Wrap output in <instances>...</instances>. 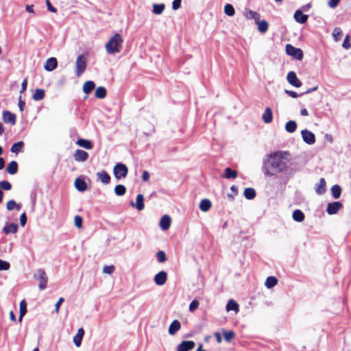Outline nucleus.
<instances>
[{
  "label": "nucleus",
  "instance_id": "34",
  "mask_svg": "<svg viewBox=\"0 0 351 351\" xmlns=\"http://www.w3.org/2000/svg\"><path fill=\"white\" fill-rule=\"evenodd\" d=\"M24 143L23 141H19L12 145L10 151L13 153L18 154L19 152L22 151Z\"/></svg>",
  "mask_w": 351,
  "mask_h": 351
},
{
  "label": "nucleus",
  "instance_id": "48",
  "mask_svg": "<svg viewBox=\"0 0 351 351\" xmlns=\"http://www.w3.org/2000/svg\"><path fill=\"white\" fill-rule=\"evenodd\" d=\"M234 336V333L232 330L223 331V337L226 341H230Z\"/></svg>",
  "mask_w": 351,
  "mask_h": 351
},
{
  "label": "nucleus",
  "instance_id": "64",
  "mask_svg": "<svg viewBox=\"0 0 351 351\" xmlns=\"http://www.w3.org/2000/svg\"><path fill=\"white\" fill-rule=\"evenodd\" d=\"M25 9L28 12L34 13L33 5H27Z\"/></svg>",
  "mask_w": 351,
  "mask_h": 351
},
{
  "label": "nucleus",
  "instance_id": "62",
  "mask_svg": "<svg viewBox=\"0 0 351 351\" xmlns=\"http://www.w3.org/2000/svg\"><path fill=\"white\" fill-rule=\"evenodd\" d=\"M27 81L26 79H25L23 82H22V84H21V93H23L26 88H27Z\"/></svg>",
  "mask_w": 351,
  "mask_h": 351
},
{
  "label": "nucleus",
  "instance_id": "41",
  "mask_svg": "<svg viewBox=\"0 0 351 351\" xmlns=\"http://www.w3.org/2000/svg\"><path fill=\"white\" fill-rule=\"evenodd\" d=\"M277 282L278 280L276 277L269 276L267 278L265 285L267 288L270 289L274 287L277 284Z\"/></svg>",
  "mask_w": 351,
  "mask_h": 351
},
{
  "label": "nucleus",
  "instance_id": "31",
  "mask_svg": "<svg viewBox=\"0 0 351 351\" xmlns=\"http://www.w3.org/2000/svg\"><path fill=\"white\" fill-rule=\"evenodd\" d=\"M226 308L227 311H234L236 313H238L239 311L238 304L233 300H230L228 301V302L226 304Z\"/></svg>",
  "mask_w": 351,
  "mask_h": 351
},
{
  "label": "nucleus",
  "instance_id": "14",
  "mask_svg": "<svg viewBox=\"0 0 351 351\" xmlns=\"http://www.w3.org/2000/svg\"><path fill=\"white\" fill-rule=\"evenodd\" d=\"M293 18L296 22L304 24L307 21L308 16L304 14L301 10H297L294 13Z\"/></svg>",
  "mask_w": 351,
  "mask_h": 351
},
{
  "label": "nucleus",
  "instance_id": "42",
  "mask_svg": "<svg viewBox=\"0 0 351 351\" xmlns=\"http://www.w3.org/2000/svg\"><path fill=\"white\" fill-rule=\"evenodd\" d=\"M237 176V172L234 170H232L230 167H227L225 169L224 177L227 179L230 178H236Z\"/></svg>",
  "mask_w": 351,
  "mask_h": 351
},
{
  "label": "nucleus",
  "instance_id": "51",
  "mask_svg": "<svg viewBox=\"0 0 351 351\" xmlns=\"http://www.w3.org/2000/svg\"><path fill=\"white\" fill-rule=\"evenodd\" d=\"M199 306V302L196 300H193L189 304V311L193 312Z\"/></svg>",
  "mask_w": 351,
  "mask_h": 351
},
{
  "label": "nucleus",
  "instance_id": "8",
  "mask_svg": "<svg viewBox=\"0 0 351 351\" xmlns=\"http://www.w3.org/2000/svg\"><path fill=\"white\" fill-rule=\"evenodd\" d=\"M343 207L342 203L340 202H334L328 203L326 208V212L328 215H335Z\"/></svg>",
  "mask_w": 351,
  "mask_h": 351
},
{
  "label": "nucleus",
  "instance_id": "12",
  "mask_svg": "<svg viewBox=\"0 0 351 351\" xmlns=\"http://www.w3.org/2000/svg\"><path fill=\"white\" fill-rule=\"evenodd\" d=\"M73 157L77 162H84L88 159V154L82 149H77Z\"/></svg>",
  "mask_w": 351,
  "mask_h": 351
},
{
  "label": "nucleus",
  "instance_id": "1",
  "mask_svg": "<svg viewBox=\"0 0 351 351\" xmlns=\"http://www.w3.org/2000/svg\"><path fill=\"white\" fill-rule=\"evenodd\" d=\"M286 152H275L268 154L263 161L262 170L265 175L274 176L283 172L287 167Z\"/></svg>",
  "mask_w": 351,
  "mask_h": 351
},
{
  "label": "nucleus",
  "instance_id": "26",
  "mask_svg": "<svg viewBox=\"0 0 351 351\" xmlns=\"http://www.w3.org/2000/svg\"><path fill=\"white\" fill-rule=\"evenodd\" d=\"M75 186L79 191L81 192L86 191L87 189V184L86 182L81 178H77L75 180Z\"/></svg>",
  "mask_w": 351,
  "mask_h": 351
},
{
  "label": "nucleus",
  "instance_id": "9",
  "mask_svg": "<svg viewBox=\"0 0 351 351\" xmlns=\"http://www.w3.org/2000/svg\"><path fill=\"white\" fill-rule=\"evenodd\" d=\"M287 80L288 82L294 87L299 88L302 86V82L297 77L294 71H290L288 73Z\"/></svg>",
  "mask_w": 351,
  "mask_h": 351
},
{
  "label": "nucleus",
  "instance_id": "54",
  "mask_svg": "<svg viewBox=\"0 0 351 351\" xmlns=\"http://www.w3.org/2000/svg\"><path fill=\"white\" fill-rule=\"evenodd\" d=\"M343 47L346 49H348L351 47V45H350V39H349V36H346V37L344 39V41L343 43V45H342Z\"/></svg>",
  "mask_w": 351,
  "mask_h": 351
},
{
  "label": "nucleus",
  "instance_id": "21",
  "mask_svg": "<svg viewBox=\"0 0 351 351\" xmlns=\"http://www.w3.org/2000/svg\"><path fill=\"white\" fill-rule=\"evenodd\" d=\"M84 335V330L83 328H79L77 334L73 337V342L77 347H80L81 346Z\"/></svg>",
  "mask_w": 351,
  "mask_h": 351
},
{
  "label": "nucleus",
  "instance_id": "49",
  "mask_svg": "<svg viewBox=\"0 0 351 351\" xmlns=\"http://www.w3.org/2000/svg\"><path fill=\"white\" fill-rule=\"evenodd\" d=\"M10 265L8 262L0 259V271L8 270Z\"/></svg>",
  "mask_w": 351,
  "mask_h": 351
},
{
  "label": "nucleus",
  "instance_id": "58",
  "mask_svg": "<svg viewBox=\"0 0 351 351\" xmlns=\"http://www.w3.org/2000/svg\"><path fill=\"white\" fill-rule=\"evenodd\" d=\"M27 222V216L25 213H22L20 216V223L22 226H24Z\"/></svg>",
  "mask_w": 351,
  "mask_h": 351
},
{
  "label": "nucleus",
  "instance_id": "16",
  "mask_svg": "<svg viewBox=\"0 0 351 351\" xmlns=\"http://www.w3.org/2000/svg\"><path fill=\"white\" fill-rule=\"evenodd\" d=\"M144 197L142 194H138L136 196V203H134L133 202H130V205L132 207L136 208L138 210H142L144 209L145 205H144Z\"/></svg>",
  "mask_w": 351,
  "mask_h": 351
},
{
  "label": "nucleus",
  "instance_id": "40",
  "mask_svg": "<svg viewBox=\"0 0 351 351\" xmlns=\"http://www.w3.org/2000/svg\"><path fill=\"white\" fill-rule=\"evenodd\" d=\"M27 313V304L25 301L23 300L20 302V315L19 317V321L21 322L23 319V317Z\"/></svg>",
  "mask_w": 351,
  "mask_h": 351
},
{
  "label": "nucleus",
  "instance_id": "60",
  "mask_svg": "<svg viewBox=\"0 0 351 351\" xmlns=\"http://www.w3.org/2000/svg\"><path fill=\"white\" fill-rule=\"evenodd\" d=\"M47 9L51 11V12H57V9L55 8L53 6H52V5L51 4L49 0H47Z\"/></svg>",
  "mask_w": 351,
  "mask_h": 351
},
{
  "label": "nucleus",
  "instance_id": "46",
  "mask_svg": "<svg viewBox=\"0 0 351 351\" xmlns=\"http://www.w3.org/2000/svg\"><path fill=\"white\" fill-rule=\"evenodd\" d=\"M6 208L8 210H12L14 208L19 210L21 208L20 205L17 204L14 200H10L7 202Z\"/></svg>",
  "mask_w": 351,
  "mask_h": 351
},
{
  "label": "nucleus",
  "instance_id": "30",
  "mask_svg": "<svg viewBox=\"0 0 351 351\" xmlns=\"http://www.w3.org/2000/svg\"><path fill=\"white\" fill-rule=\"evenodd\" d=\"M6 171L9 174L14 175L17 173L18 164L16 161L10 162L7 166Z\"/></svg>",
  "mask_w": 351,
  "mask_h": 351
},
{
  "label": "nucleus",
  "instance_id": "55",
  "mask_svg": "<svg viewBox=\"0 0 351 351\" xmlns=\"http://www.w3.org/2000/svg\"><path fill=\"white\" fill-rule=\"evenodd\" d=\"M182 0H174L172 3V9L174 10H178L181 6Z\"/></svg>",
  "mask_w": 351,
  "mask_h": 351
},
{
  "label": "nucleus",
  "instance_id": "2",
  "mask_svg": "<svg viewBox=\"0 0 351 351\" xmlns=\"http://www.w3.org/2000/svg\"><path fill=\"white\" fill-rule=\"evenodd\" d=\"M123 39L119 34H115L106 44L108 53L114 54L120 52L122 48Z\"/></svg>",
  "mask_w": 351,
  "mask_h": 351
},
{
  "label": "nucleus",
  "instance_id": "7",
  "mask_svg": "<svg viewBox=\"0 0 351 351\" xmlns=\"http://www.w3.org/2000/svg\"><path fill=\"white\" fill-rule=\"evenodd\" d=\"M301 134L303 141L308 145H313L315 143V136L312 132L305 129L301 131Z\"/></svg>",
  "mask_w": 351,
  "mask_h": 351
},
{
  "label": "nucleus",
  "instance_id": "47",
  "mask_svg": "<svg viewBox=\"0 0 351 351\" xmlns=\"http://www.w3.org/2000/svg\"><path fill=\"white\" fill-rule=\"evenodd\" d=\"M156 258L159 263H164L166 261V254L163 251H158L156 254Z\"/></svg>",
  "mask_w": 351,
  "mask_h": 351
},
{
  "label": "nucleus",
  "instance_id": "19",
  "mask_svg": "<svg viewBox=\"0 0 351 351\" xmlns=\"http://www.w3.org/2000/svg\"><path fill=\"white\" fill-rule=\"evenodd\" d=\"M262 119L265 123H270L273 120V114L271 109L267 107L262 114Z\"/></svg>",
  "mask_w": 351,
  "mask_h": 351
},
{
  "label": "nucleus",
  "instance_id": "39",
  "mask_svg": "<svg viewBox=\"0 0 351 351\" xmlns=\"http://www.w3.org/2000/svg\"><path fill=\"white\" fill-rule=\"evenodd\" d=\"M243 195L247 199H252L256 196V191L253 188H246L244 191Z\"/></svg>",
  "mask_w": 351,
  "mask_h": 351
},
{
  "label": "nucleus",
  "instance_id": "6",
  "mask_svg": "<svg viewBox=\"0 0 351 351\" xmlns=\"http://www.w3.org/2000/svg\"><path fill=\"white\" fill-rule=\"evenodd\" d=\"M37 278L39 280L40 283L38 285L40 290H44L46 287L48 282V278L47 276V274L43 269H39L37 271V274L36 275Z\"/></svg>",
  "mask_w": 351,
  "mask_h": 351
},
{
  "label": "nucleus",
  "instance_id": "35",
  "mask_svg": "<svg viewBox=\"0 0 351 351\" xmlns=\"http://www.w3.org/2000/svg\"><path fill=\"white\" fill-rule=\"evenodd\" d=\"M44 97H45V90L40 89V88H37V89H36V90L32 96V98L35 101H40V100L43 99L44 98Z\"/></svg>",
  "mask_w": 351,
  "mask_h": 351
},
{
  "label": "nucleus",
  "instance_id": "17",
  "mask_svg": "<svg viewBox=\"0 0 351 351\" xmlns=\"http://www.w3.org/2000/svg\"><path fill=\"white\" fill-rule=\"evenodd\" d=\"M58 66V62L56 58H49L47 60L45 69L47 71H52L54 70Z\"/></svg>",
  "mask_w": 351,
  "mask_h": 351
},
{
  "label": "nucleus",
  "instance_id": "52",
  "mask_svg": "<svg viewBox=\"0 0 351 351\" xmlns=\"http://www.w3.org/2000/svg\"><path fill=\"white\" fill-rule=\"evenodd\" d=\"M74 223H75V226L78 228H82V218L79 216V215H76L75 217V219H74Z\"/></svg>",
  "mask_w": 351,
  "mask_h": 351
},
{
  "label": "nucleus",
  "instance_id": "59",
  "mask_svg": "<svg viewBox=\"0 0 351 351\" xmlns=\"http://www.w3.org/2000/svg\"><path fill=\"white\" fill-rule=\"evenodd\" d=\"M63 302H64V298H59L58 301L56 304L55 311H56V313H59L60 306L61 304Z\"/></svg>",
  "mask_w": 351,
  "mask_h": 351
},
{
  "label": "nucleus",
  "instance_id": "43",
  "mask_svg": "<svg viewBox=\"0 0 351 351\" xmlns=\"http://www.w3.org/2000/svg\"><path fill=\"white\" fill-rule=\"evenodd\" d=\"M126 192V188L124 185L118 184L114 188V193L118 196L123 195Z\"/></svg>",
  "mask_w": 351,
  "mask_h": 351
},
{
  "label": "nucleus",
  "instance_id": "4",
  "mask_svg": "<svg viewBox=\"0 0 351 351\" xmlns=\"http://www.w3.org/2000/svg\"><path fill=\"white\" fill-rule=\"evenodd\" d=\"M128 169L123 163H117L113 168V174L117 180L124 178L127 176Z\"/></svg>",
  "mask_w": 351,
  "mask_h": 351
},
{
  "label": "nucleus",
  "instance_id": "24",
  "mask_svg": "<svg viewBox=\"0 0 351 351\" xmlns=\"http://www.w3.org/2000/svg\"><path fill=\"white\" fill-rule=\"evenodd\" d=\"M18 225L15 223H11L9 224H7L4 226L3 228V231L6 234H10V233H16L18 230Z\"/></svg>",
  "mask_w": 351,
  "mask_h": 351
},
{
  "label": "nucleus",
  "instance_id": "10",
  "mask_svg": "<svg viewBox=\"0 0 351 351\" xmlns=\"http://www.w3.org/2000/svg\"><path fill=\"white\" fill-rule=\"evenodd\" d=\"M195 343L193 341H183L177 347V351H189L193 350Z\"/></svg>",
  "mask_w": 351,
  "mask_h": 351
},
{
  "label": "nucleus",
  "instance_id": "23",
  "mask_svg": "<svg viewBox=\"0 0 351 351\" xmlns=\"http://www.w3.org/2000/svg\"><path fill=\"white\" fill-rule=\"evenodd\" d=\"M244 16L247 19H253L254 22L261 18V14L255 11L251 10H245L243 13Z\"/></svg>",
  "mask_w": 351,
  "mask_h": 351
},
{
  "label": "nucleus",
  "instance_id": "29",
  "mask_svg": "<svg viewBox=\"0 0 351 351\" xmlns=\"http://www.w3.org/2000/svg\"><path fill=\"white\" fill-rule=\"evenodd\" d=\"M326 182L324 178H321L319 180V183L316 185L315 191L316 193L319 195H322L326 191Z\"/></svg>",
  "mask_w": 351,
  "mask_h": 351
},
{
  "label": "nucleus",
  "instance_id": "27",
  "mask_svg": "<svg viewBox=\"0 0 351 351\" xmlns=\"http://www.w3.org/2000/svg\"><path fill=\"white\" fill-rule=\"evenodd\" d=\"M211 202L208 199H204L200 202L199 208L203 212H207L211 208Z\"/></svg>",
  "mask_w": 351,
  "mask_h": 351
},
{
  "label": "nucleus",
  "instance_id": "15",
  "mask_svg": "<svg viewBox=\"0 0 351 351\" xmlns=\"http://www.w3.org/2000/svg\"><path fill=\"white\" fill-rule=\"evenodd\" d=\"M3 119L4 122L10 123L12 125H15L16 123L15 114L8 110H5L3 112Z\"/></svg>",
  "mask_w": 351,
  "mask_h": 351
},
{
  "label": "nucleus",
  "instance_id": "50",
  "mask_svg": "<svg viewBox=\"0 0 351 351\" xmlns=\"http://www.w3.org/2000/svg\"><path fill=\"white\" fill-rule=\"evenodd\" d=\"M0 187L3 190L9 191L12 189V185L8 181H1L0 182Z\"/></svg>",
  "mask_w": 351,
  "mask_h": 351
},
{
  "label": "nucleus",
  "instance_id": "32",
  "mask_svg": "<svg viewBox=\"0 0 351 351\" xmlns=\"http://www.w3.org/2000/svg\"><path fill=\"white\" fill-rule=\"evenodd\" d=\"M95 84L93 81H87L83 85V91L86 94L90 93L95 88Z\"/></svg>",
  "mask_w": 351,
  "mask_h": 351
},
{
  "label": "nucleus",
  "instance_id": "33",
  "mask_svg": "<svg viewBox=\"0 0 351 351\" xmlns=\"http://www.w3.org/2000/svg\"><path fill=\"white\" fill-rule=\"evenodd\" d=\"M297 129V123L295 121H289L285 125V130L289 133L294 132Z\"/></svg>",
  "mask_w": 351,
  "mask_h": 351
},
{
  "label": "nucleus",
  "instance_id": "22",
  "mask_svg": "<svg viewBox=\"0 0 351 351\" xmlns=\"http://www.w3.org/2000/svg\"><path fill=\"white\" fill-rule=\"evenodd\" d=\"M97 176L103 184H107L110 182V176L105 171L97 172Z\"/></svg>",
  "mask_w": 351,
  "mask_h": 351
},
{
  "label": "nucleus",
  "instance_id": "56",
  "mask_svg": "<svg viewBox=\"0 0 351 351\" xmlns=\"http://www.w3.org/2000/svg\"><path fill=\"white\" fill-rule=\"evenodd\" d=\"M285 93L287 95H289V96H290V97H293V98H297V97H298L299 96H301V95H303V94H301L300 95H299L296 92L293 91V90H285Z\"/></svg>",
  "mask_w": 351,
  "mask_h": 351
},
{
  "label": "nucleus",
  "instance_id": "18",
  "mask_svg": "<svg viewBox=\"0 0 351 351\" xmlns=\"http://www.w3.org/2000/svg\"><path fill=\"white\" fill-rule=\"evenodd\" d=\"M181 328V324L180 322L175 319L173 320L171 324H170L168 332L170 335H174Z\"/></svg>",
  "mask_w": 351,
  "mask_h": 351
},
{
  "label": "nucleus",
  "instance_id": "44",
  "mask_svg": "<svg viewBox=\"0 0 351 351\" xmlns=\"http://www.w3.org/2000/svg\"><path fill=\"white\" fill-rule=\"evenodd\" d=\"M341 35H342V31L340 27H335L333 29L332 37L335 42H337L340 40Z\"/></svg>",
  "mask_w": 351,
  "mask_h": 351
},
{
  "label": "nucleus",
  "instance_id": "53",
  "mask_svg": "<svg viewBox=\"0 0 351 351\" xmlns=\"http://www.w3.org/2000/svg\"><path fill=\"white\" fill-rule=\"evenodd\" d=\"M114 271V267L113 265H106L103 268V272L108 274H111Z\"/></svg>",
  "mask_w": 351,
  "mask_h": 351
},
{
  "label": "nucleus",
  "instance_id": "36",
  "mask_svg": "<svg viewBox=\"0 0 351 351\" xmlns=\"http://www.w3.org/2000/svg\"><path fill=\"white\" fill-rule=\"evenodd\" d=\"M165 8V5L164 3H159V4L154 3V4H153L152 12L154 14L159 15L163 12Z\"/></svg>",
  "mask_w": 351,
  "mask_h": 351
},
{
  "label": "nucleus",
  "instance_id": "37",
  "mask_svg": "<svg viewBox=\"0 0 351 351\" xmlns=\"http://www.w3.org/2000/svg\"><path fill=\"white\" fill-rule=\"evenodd\" d=\"M331 193L335 199H338L341 196V188L339 185L335 184L331 188Z\"/></svg>",
  "mask_w": 351,
  "mask_h": 351
},
{
  "label": "nucleus",
  "instance_id": "5",
  "mask_svg": "<svg viewBox=\"0 0 351 351\" xmlns=\"http://www.w3.org/2000/svg\"><path fill=\"white\" fill-rule=\"evenodd\" d=\"M286 52L288 55L293 56L296 60H301L303 58L302 49L296 48L290 44L286 45Z\"/></svg>",
  "mask_w": 351,
  "mask_h": 351
},
{
  "label": "nucleus",
  "instance_id": "61",
  "mask_svg": "<svg viewBox=\"0 0 351 351\" xmlns=\"http://www.w3.org/2000/svg\"><path fill=\"white\" fill-rule=\"evenodd\" d=\"M25 106V102L21 99V97H19V110L22 112L24 110V107Z\"/></svg>",
  "mask_w": 351,
  "mask_h": 351
},
{
  "label": "nucleus",
  "instance_id": "45",
  "mask_svg": "<svg viewBox=\"0 0 351 351\" xmlns=\"http://www.w3.org/2000/svg\"><path fill=\"white\" fill-rule=\"evenodd\" d=\"M224 12L226 15L229 16H232L235 13V10L234 7L231 4L228 3L224 7Z\"/></svg>",
  "mask_w": 351,
  "mask_h": 351
},
{
  "label": "nucleus",
  "instance_id": "38",
  "mask_svg": "<svg viewBox=\"0 0 351 351\" xmlns=\"http://www.w3.org/2000/svg\"><path fill=\"white\" fill-rule=\"evenodd\" d=\"M95 96L99 99H104L106 96V90L103 86H99L96 88Z\"/></svg>",
  "mask_w": 351,
  "mask_h": 351
},
{
  "label": "nucleus",
  "instance_id": "13",
  "mask_svg": "<svg viewBox=\"0 0 351 351\" xmlns=\"http://www.w3.org/2000/svg\"><path fill=\"white\" fill-rule=\"evenodd\" d=\"M255 23L257 25V29L260 33L265 34L267 32L269 23L267 21L261 20V18H258V19L255 21Z\"/></svg>",
  "mask_w": 351,
  "mask_h": 351
},
{
  "label": "nucleus",
  "instance_id": "28",
  "mask_svg": "<svg viewBox=\"0 0 351 351\" xmlns=\"http://www.w3.org/2000/svg\"><path fill=\"white\" fill-rule=\"evenodd\" d=\"M292 217L294 221L297 222H302L304 221L305 217L304 213L302 210L296 209L293 211Z\"/></svg>",
  "mask_w": 351,
  "mask_h": 351
},
{
  "label": "nucleus",
  "instance_id": "63",
  "mask_svg": "<svg viewBox=\"0 0 351 351\" xmlns=\"http://www.w3.org/2000/svg\"><path fill=\"white\" fill-rule=\"evenodd\" d=\"M149 178V173L147 171H144L142 175V179L143 181H147Z\"/></svg>",
  "mask_w": 351,
  "mask_h": 351
},
{
  "label": "nucleus",
  "instance_id": "3",
  "mask_svg": "<svg viewBox=\"0 0 351 351\" xmlns=\"http://www.w3.org/2000/svg\"><path fill=\"white\" fill-rule=\"evenodd\" d=\"M87 66L86 58L83 55L77 57L75 61V75L77 77L81 76L86 71Z\"/></svg>",
  "mask_w": 351,
  "mask_h": 351
},
{
  "label": "nucleus",
  "instance_id": "11",
  "mask_svg": "<svg viewBox=\"0 0 351 351\" xmlns=\"http://www.w3.org/2000/svg\"><path fill=\"white\" fill-rule=\"evenodd\" d=\"M167 279V273L164 271H161L154 276V280L157 285L161 286L166 282Z\"/></svg>",
  "mask_w": 351,
  "mask_h": 351
},
{
  "label": "nucleus",
  "instance_id": "20",
  "mask_svg": "<svg viewBox=\"0 0 351 351\" xmlns=\"http://www.w3.org/2000/svg\"><path fill=\"white\" fill-rule=\"evenodd\" d=\"M171 223V217L168 215H164L160 221V226L162 230H167L169 228Z\"/></svg>",
  "mask_w": 351,
  "mask_h": 351
},
{
  "label": "nucleus",
  "instance_id": "57",
  "mask_svg": "<svg viewBox=\"0 0 351 351\" xmlns=\"http://www.w3.org/2000/svg\"><path fill=\"white\" fill-rule=\"evenodd\" d=\"M340 0H329L328 5L331 8H335L339 3Z\"/></svg>",
  "mask_w": 351,
  "mask_h": 351
},
{
  "label": "nucleus",
  "instance_id": "25",
  "mask_svg": "<svg viewBox=\"0 0 351 351\" xmlns=\"http://www.w3.org/2000/svg\"><path fill=\"white\" fill-rule=\"evenodd\" d=\"M76 144L82 147H84L86 149H91L93 147V145L90 141L80 138L77 141Z\"/></svg>",
  "mask_w": 351,
  "mask_h": 351
}]
</instances>
